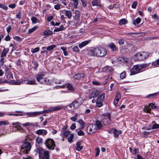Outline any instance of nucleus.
<instances>
[{
  "mask_svg": "<svg viewBox=\"0 0 159 159\" xmlns=\"http://www.w3.org/2000/svg\"><path fill=\"white\" fill-rule=\"evenodd\" d=\"M107 52L106 49L100 47L95 48L93 50H90L89 52V54L91 56L102 57L106 55Z\"/></svg>",
  "mask_w": 159,
  "mask_h": 159,
  "instance_id": "f257e3e1",
  "label": "nucleus"
},
{
  "mask_svg": "<svg viewBox=\"0 0 159 159\" xmlns=\"http://www.w3.org/2000/svg\"><path fill=\"white\" fill-rule=\"evenodd\" d=\"M39 153L40 159H49V152L48 151H44L41 148H36L34 151Z\"/></svg>",
  "mask_w": 159,
  "mask_h": 159,
  "instance_id": "f03ea898",
  "label": "nucleus"
},
{
  "mask_svg": "<svg viewBox=\"0 0 159 159\" xmlns=\"http://www.w3.org/2000/svg\"><path fill=\"white\" fill-rule=\"evenodd\" d=\"M150 55L149 52H142L137 53L134 57L136 60L141 61L147 59Z\"/></svg>",
  "mask_w": 159,
  "mask_h": 159,
  "instance_id": "7ed1b4c3",
  "label": "nucleus"
},
{
  "mask_svg": "<svg viewBox=\"0 0 159 159\" xmlns=\"http://www.w3.org/2000/svg\"><path fill=\"white\" fill-rule=\"evenodd\" d=\"M31 147L30 143L28 142H25L24 143L20 150V153L21 154L23 153H28V151H30Z\"/></svg>",
  "mask_w": 159,
  "mask_h": 159,
  "instance_id": "20e7f679",
  "label": "nucleus"
},
{
  "mask_svg": "<svg viewBox=\"0 0 159 159\" xmlns=\"http://www.w3.org/2000/svg\"><path fill=\"white\" fill-rule=\"evenodd\" d=\"M44 143L46 147L49 149L53 150L55 146V142L52 139H48L46 140Z\"/></svg>",
  "mask_w": 159,
  "mask_h": 159,
  "instance_id": "39448f33",
  "label": "nucleus"
},
{
  "mask_svg": "<svg viewBox=\"0 0 159 159\" xmlns=\"http://www.w3.org/2000/svg\"><path fill=\"white\" fill-rule=\"evenodd\" d=\"M140 67H141L140 66L139 64L133 66V67L130 69V75H134L141 72V69Z\"/></svg>",
  "mask_w": 159,
  "mask_h": 159,
  "instance_id": "423d86ee",
  "label": "nucleus"
},
{
  "mask_svg": "<svg viewBox=\"0 0 159 159\" xmlns=\"http://www.w3.org/2000/svg\"><path fill=\"white\" fill-rule=\"evenodd\" d=\"M105 94L103 93L99 95L97 98L96 103L97 106L98 107H100L102 106V102L104 99Z\"/></svg>",
  "mask_w": 159,
  "mask_h": 159,
  "instance_id": "0eeeda50",
  "label": "nucleus"
},
{
  "mask_svg": "<svg viewBox=\"0 0 159 159\" xmlns=\"http://www.w3.org/2000/svg\"><path fill=\"white\" fill-rule=\"evenodd\" d=\"M63 108L62 105H59L55 107H51L48 109L44 110L45 113L52 112L53 111H57L62 109Z\"/></svg>",
  "mask_w": 159,
  "mask_h": 159,
  "instance_id": "6e6552de",
  "label": "nucleus"
},
{
  "mask_svg": "<svg viewBox=\"0 0 159 159\" xmlns=\"http://www.w3.org/2000/svg\"><path fill=\"white\" fill-rule=\"evenodd\" d=\"M87 131L88 134H92L96 132V125L95 124H92L89 125L87 127Z\"/></svg>",
  "mask_w": 159,
  "mask_h": 159,
  "instance_id": "1a4fd4ad",
  "label": "nucleus"
},
{
  "mask_svg": "<svg viewBox=\"0 0 159 159\" xmlns=\"http://www.w3.org/2000/svg\"><path fill=\"white\" fill-rule=\"evenodd\" d=\"M44 113H45V112H44V110L43 111L39 112L37 111L31 112H28L26 114L29 117H32L36 116L39 115L40 114H42Z\"/></svg>",
  "mask_w": 159,
  "mask_h": 159,
  "instance_id": "9d476101",
  "label": "nucleus"
},
{
  "mask_svg": "<svg viewBox=\"0 0 159 159\" xmlns=\"http://www.w3.org/2000/svg\"><path fill=\"white\" fill-rule=\"evenodd\" d=\"M100 93V92L98 90H94L90 93L89 96V99H91L92 98L97 97Z\"/></svg>",
  "mask_w": 159,
  "mask_h": 159,
  "instance_id": "9b49d317",
  "label": "nucleus"
},
{
  "mask_svg": "<svg viewBox=\"0 0 159 159\" xmlns=\"http://www.w3.org/2000/svg\"><path fill=\"white\" fill-rule=\"evenodd\" d=\"M41 84H45L47 85L51 84V81L48 78H43L40 80V81L38 82Z\"/></svg>",
  "mask_w": 159,
  "mask_h": 159,
  "instance_id": "f8f14e48",
  "label": "nucleus"
},
{
  "mask_svg": "<svg viewBox=\"0 0 159 159\" xmlns=\"http://www.w3.org/2000/svg\"><path fill=\"white\" fill-rule=\"evenodd\" d=\"M84 75L83 73L77 74L74 75L73 78L75 80H79L82 78H84Z\"/></svg>",
  "mask_w": 159,
  "mask_h": 159,
  "instance_id": "ddd939ff",
  "label": "nucleus"
},
{
  "mask_svg": "<svg viewBox=\"0 0 159 159\" xmlns=\"http://www.w3.org/2000/svg\"><path fill=\"white\" fill-rule=\"evenodd\" d=\"M91 40L84 41L79 44V47L80 48H82L90 43Z\"/></svg>",
  "mask_w": 159,
  "mask_h": 159,
  "instance_id": "4468645a",
  "label": "nucleus"
},
{
  "mask_svg": "<svg viewBox=\"0 0 159 159\" xmlns=\"http://www.w3.org/2000/svg\"><path fill=\"white\" fill-rule=\"evenodd\" d=\"M80 103L77 100L74 101L69 106L70 108H72V107L75 108H77L78 107Z\"/></svg>",
  "mask_w": 159,
  "mask_h": 159,
  "instance_id": "2eb2a0df",
  "label": "nucleus"
},
{
  "mask_svg": "<svg viewBox=\"0 0 159 159\" xmlns=\"http://www.w3.org/2000/svg\"><path fill=\"white\" fill-rule=\"evenodd\" d=\"M6 72L5 74L7 78V79H13L12 74L9 70L8 68H7L5 69Z\"/></svg>",
  "mask_w": 159,
  "mask_h": 159,
  "instance_id": "dca6fc26",
  "label": "nucleus"
},
{
  "mask_svg": "<svg viewBox=\"0 0 159 159\" xmlns=\"http://www.w3.org/2000/svg\"><path fill=\"white\" fill-rule=\"evenodd\" d=\"M24 81L25 83L26 84L30 85L37 84L36 81L35 79H33L32 80L27 79L24 80Z\"/></svg>",
  "mask_w": 159,
  "mask_h": 159,
  "instance_id": "f3484780",
  "label": "nucleus"
},
{
  "mask_svg": "<svg viewBox=\"0 0 159 159\" xmlns=\"http://www.w3.org/2000/svg\"><path fill=\"white\" fill-rule=\"evenodd\" d=\"M36 133L38 135H46L47 132L46 130L45 129H39L36 132Z\"/></svg>",
  "mask_w": 159,
  "mask_h": 159,
  "instance_id": "a211bd4d",
  "label": "nucleus"
},
{
  "mask_svg": "<svg viewBox=\"0 0 159 159\" xmlns=\"http://www.w3.org/2000/svg\"><path fill=\"white\" fill-rule=\"evenodd\" d=\"M70 132L67 131L62 130L61 131L60 135L61 136H63L65 138L68 137L70 134Z\"/></svg>",
  "mask_w": 159,
  "mask_h": 159,
  "instance_id": "6ab92c4d",
  "label": "nucleus"
},
{
  "mask_svg": "<svg viewBox=\"0 0 159 159\" xmlns=\"http://www.w3.org/2000/svg\"><path fill=\"white\" fill-rule=\"evenodd\" d=\"M108 45L109 47L110 48L112 51H115L118 50L117 48L116 47L114 43H109Z\"/></svg>",
  "mask_w": 159,
  "mask_h": 159,
  "instance_id": "aec40b11",
  "label": "nucleus"
},
{
  "mask_svg": "<svg viewBox=\"0 0 159 159\" xmlns=\"http://www.w3.org/2000/svg\"><path fill=\"white\" fill-rule=\"evenodd\" d=\"M44 76V74L40 73L37 74L35 76L36 79L38 82L40 81V80L42 79Z\"/></svg>",
  "mask_w": 159,
  "mask_h": 159,
  "instance_id": "412c9836",
  "label": "nucleus"
},
{
  "mask_svg": "<svg viewBox=\"0 0 159 159\" xmlns=\"http://www.w3.org/2000/svg\"><path fill=\"white\" fill-rule=\"evenodd\" d=\"M95 125L97 126L96 127L97 130L101 129L102 127L101 122L99 120H97L96 121L95 124Z\"/></svg>",
  "mask_w": 159,
  "mask_h": 159,
  "instance_id": "4be33fe9",
  "label": "nucleus"
},
{
  "mask_svg": "<svg viewBox=\"0 0 159 159\" xmlns=\"http://www.w3.org/2000/svg\"><path fill=\"white\" fill-rule=\"evenodd\" d=\"M43 34L45 37H48L50 35H52L53 34V32L50 30H48L44 31L43 32Z\"/></svg>",
  "mask_w": 159,
  "mask_h": 159,
  "instance_id": "5701e85b",
  "label": "nucleus"
},
{
  "mask_svg": "<svg viewBox=\"0 0 159 159\" xmlns=\"http://www.w3.org/2000/svg\"><path fill=\"white\" fill-rule=\"evenodd\" d=\"M81 141H78L76 143V149L78 151H81L83 148V147L82 146H80L81 144Z\"/></svg>",
  "mask_w": 159,
  "mask_h": 159,
  "instance_id": "b1692460",
  "label": "nucleus"
},
{
  "mask_svg": "<svg viewBox=\"0 0 159 159\" xmlns=\"http://www.w3.org/2000/svg\"><path fill=\"white\" fill-rule=\"evenodd\" d=\"M9 50V49L8 48H7L6 49L4 48L2 52L1 57H5L6 56L7 53L8 52Z\"/></svg>",
  "mask_w": 159,
  "mask_h": 159,
  "instance_id": "393cba45",
  "label": "nucleus"
},
{
  "mask_svg": "<svg viewBox=\"0 0 159 159\" xmlns=\"http://www.w3.org/2000/svg\"><path fill=\"white\" fill-rule=\"evenodd\" d=\"M141 20V18L139 17H138L136 20L133 21L132 23L133 25H134L136 26H137V25H138L140 23Z\"/></svg>",
  "mask_w": 159,
  "mask_h": 159,
  "instance_id": "a878e982",
  "label": "nucleus"
},
{
  "mask_svg": "<svg viewBox=\"0 0 159 159\" xmlns=\"http://www.w3.org/2000/svg\"><path fill=\"white\" fill-rule=\"evenodd\" d=\"M121 131H118L117 129H115L113 130V134L115 137H117L119 135L121 134Z\"/></svg>",
  "mask_w": 159,
  "mask_h": 159,
  "instance_id": "bb28decb",
  "label": "nucleus"
},
{
  "mask_svg": "<svg viewBox=\"0 0 159 159\" xmlns=\"http://www.w3.org/2000/svg\"><path fill=\"white\" fill-rule=\"evenodd\" d=\"M92 4L93 6H101L100 2L98 0H94L92 2Z\"/></svg>",
  "mask_w": 159,
  "mask_h": 159,
  "instance_id": "cd10ccee",
  "label": "nucleus"
},
{
  "mask_svg": "<svg viewBox=\"0 0 159 159\" xmlns=\"http://www.w3.org/2000/svg\"><path fill=\"white\" fill-rule=\"evenodd\" d=\"M65 15L69 19H70L72 15V12L70 10H66Z\"/></svg>",
  "mask_w": 159,
  "mask_h": 159,
  "instance_id": "c85d7f7f",
  "label": "nucleus"
},
{
  "mask_svg": "<svg viewBox=\"0 0 159 159\" xmlns=\"http://www.w3.org/2000/svg\"><path fill=\"white\" fill-rule=\"evenodd\" d=\"M64 27L63 25H61L60 26L59 28H55V29L54 30V32H58L60 31H62L64 29Z\"/></svg>",
  "mask_w": 159,
  "mask_h": 159,
  "instance_id": "c756f323",
  "label": "nucleus"
},
{
  "mask_svg": "<svg viewBox=\"0 0 159 159\" xmlns=\"http://www.w3.org/2000/svg\"><path fill=\"white\" fill-rule=\"evenodd\" d=\"M150 106V103L147 106H145V107L144 111L147 113H150V111H151Z\"/></svg>",
  "mask_w": 159,
  "mask_h": 159,
  "instance_id": "7c9ffc66",
  "label": "nucleus"
},
{
  "mask_svg": "<svg viewBox=\"0 0 159 159\" xmlns=\"http://www.w3.org/2000/svg\"><path fill=\"white\" fill-rule=\"evenodd\" d=\"M32 63L34 66L33 67L34 69L36 70L38 66V64L37 62L36 61L33 60L32 61Z\"/></svg>",
  "mask_w": 159,
  "mask_h": 159,
  "instance_id": "2f4dec72",
  "label": "nucleus"
},
{
  "mask_svg": "<svg viewBox=\"0 0 159 159\" xmlns=\"http://www.w3.org/2000/svg\"><path fill=\"white\" fill-rule=\"evenodd\" d=\"M56 46L55 45H52L47 47V49L48 51H50L56 48Z\"/></svg>",
  "mask_w": 159,
  "mask_h": 159,
  "instance_id": "473e14b6",
  "label": "nucleus"
},
{
  "mask_svg": "<svg viewBox=\"0 0 159 159\" xmlns=\"http://www.w3.org/2000/svg\"><path fill=\"white\" fill-rule=\"evenodd\" d=\"M157 95H158V93H154L149 94L147 96V97L149 98H154Z\"/></svg>",
  "mask_w": 159,
  "mask_h": 159,
  "instance_id": "72a5a7b5",
  "label": "nucleus"
},
{
  "mask_svg": "<svg viewBox=\"0 0 159 159\" xmlns=\"http://www.w3.org/2000/svg\"><path fill=\"white\" fill-rule=\"evenodd\" d=\"M66 88L69 90L73 91L74 90V88L73 85L68 84L67 85Z\"/></svg>",
  "mask_w": 159,
  "mask_h": 159,
  "instance_id": "f704fd0d",
  "label": "nucleus"
},
{
  "mask_svg": "<svg viewBox=\"0 0 159 159\" xmlns=\"http://www.w3.org/2000/svg\"><path fill=\"white\" fill-rule=\"evenodd\" d=\"M74 135L73 134H70V136L69 137L68 139L67 140L70 143H71L73 142V139L74 138Z\"/></svg>",
  "mask_w": 159,
  "mask_h": 159,
  "instance_id": "c9c22d12",
  "label": "nucleus"
},
{
  "mask_svg": "<svg viewBox=\"0 0 159 159\" xmlns=\"http://www.w3.org/2000/svg\"><path fill=\"white\" fill-rule=\"evenodd\" d=\"M38 27L37 26H35L32 28L30 29L28 31V33L30 34L33 32Z\"/></svg>",
  "mask_w": 159,
  "mask_h": 159,
  "instance_id": "e433bc0d",
  "label": "nucleus"
},
{
  "mask_svg": "<svg viewBox=\"0 0 159 159\" xmlns=\"http://www.w3.org/2000/svg\"><path fill=\"white\" fill-rule=\"evenodd\" d=\"M74 2L75 8L76 9L77 8V6L79 4L78 0H70Z\"/></svg>",
  "mask_w": 159,
  "mask_h": 159,
  "instance_id": "4c0bfd02",
  "label": "nucleus"
},
{
  "mask_svg": "<svg viewBox=\"0 0 159 159\" xmlns=\"http://www.w3.org/2000/svg\"><path fill=\"white\" fill-rule=\"evenodd\" d=\"M31 20L33 23H36L39 22V20L37 18L34 16H33L32 17Z\"/></svg>",
  "mask_w": 159,
  "mask_h": 159,
  "instance_id": "58836bf2",
  "label": "nucleus"
},
{
  "mask_svg": "<svg viewBox=\"0 0 159 159\" xmlns=\"http://www.w3.org/2000/svg\"><path fill=\"white\" fill-rule=\"evenodd\" d=\"M127 23V20L124 19H122L120 20L119 22V24L120 25L125 24Z\"/></svg>",
  "mask_w": 159,
  "mask_h": 159,
  "instance_id": "ea45409f",
  "label": "nucleus"
},
{
  "mask_svg": "<svg viewBox=\"0 0 159 159\" xmlns=\"http://www.w3.org/2000/svg\"><path fill=\"white\" fill-rule=\"evenodd\" d=\"M61 49L63 52L65 56H67L68 55V52L66 50V48L64 47H61Z\"/></svg>",
  "mask_w": 159,
  "mask_h": 159,
  "instance_id": "a19ab883",
  "label": "nucleus"
},
{
  "mask_svg": "<svg viewBox=\"0 0 159 159\" xmlns=\"http://www.w3.org/2000/svg\"><path fill=\"white\" fill-rule=\"evenodd\" d=\"M103 116H106L108 119L109 121H111V114L110 113H105L103 114Z\"/></svg>",
  "mask_w": 159,
  "mask_h": 159,
  "instance_id": "79ce46f5",
  "label": "nucleus"
},
{
  "mask_svg": "<svg viewBox=\"0 0 159 159\" xmlns=\"http://www.w3.org/2000/svg\"><path fill=\"white\" fill-rule=\"evenodd\" d=\"M80 16V13L79 11H77L75 12V19L77 20L79 19Z\"/></svg>",
  "mask_w": 159,
  "mask_h": 159,
  "instance_id": "37998d69",
  "label": "nucleus"
},
{
  "mask_svg": "<svg viewBox=\"0 0 159 159\" xmlns=\"http://www.w3.org/2000/svg\"><path fill=\"white\" fill-rule=\"evenodd\" d=\"M36 141L38 143L40 144L42 143L43 139L39 137H38L36 139Z\"/></svg>",
  "mask_w": 159,
  "mask_h": 159,
  "instance_id": "c03bdc74",
  "label": "nucleus"
},
{
  "mask_svg": "<svg viewBox=\"0 0 159 159\" xmlns=\"http://www.w3.org/2000/svg\"><path fill=\"white\" fill-rule=\"evenodd\" d=\"M72 50L74 52H78L79 51V48L77 46H75L72 48Z\"/></svg>",
  "mask_w": 159,
  "mask_h": 159,
  "instance_id": "a18cd8bd",
  "label": "nucleus"
},
{
  "mask_svg": "<svg viewBox=\"0 0 159 159\" xmlns=\"http://www.w3.org/2000/svg\"><path fill=\"white\" fill-rule=\"evenodd\" d=\"M121 98V95L120 93L119 92H118L116 93V97L115 99L119 100V99Z\"/></svg>",
  "mask_w": 159,
  "mask_h": 159,
  "instance_id": "49530a36",
  "label": "nucleus"
},
{
  "mask_svg": "<svg viewBox=\"0 0 159 159\" xmlns=\"http://www.w3.org/2000/svg\"><path fill=\"white\" fill-rule=\"evenodd\" d=\"M126 72L125 71H124L121 73L120 75V78L121 79H123L125 76Z\"/></svg>",
  "mask_w": 159,
  "mask_h": 159,
  "instance_id": "de8ad7c7",
  "label": "nucleus"
},
{
  "mask_svg": "<svg viewBox=\"0 0 159 159\" xmlns=\"http://www.w3.org/2000/svg\"><path fill=\"white\" fill-rule=\"evenodd\" d=\"M39 47H37L34 49H32L31 52L33 53H34L39 51Z\"/></svg>",
  "mask_w": 159,
  "mask_h": 159,
  "instance_id": "09e8293b",
  "label": "nucleus"
},
{
  "mask_svg": "<svg viewBox=\"0 0 159 159\" xmlns=\"http://www.w3.org/2000/svg\"><path fill=\"white\" fill-rule=\"evenodd\" d=\"M111 68V67L107 66L103 67L102 69V71L105 72L107 71L108 70H110Z\"/></svg>",
  "mask_w": 159,
  "mask_h": 159,
  "instance_id": "8fccbe9b",
  "label": "nucleus"
},
{
  "mask_svg": "<svg viewBox=\"0 0 159 159\" xmlns=\"http://www.w3.org/2000/svg\"><path fill=\"white\" fill-rule=\"evenodd\" d=\"M0 7L6 10H7L8 8L7 7L2 3L0 4Z\"/></svg>",
  "mask_w": 159,
  "mask_h": 159,
  "instance_id": "3c124183",
  "label": "nucleus"
},
{
  "mask_svg": "<svg viewBox=\"0 0 159 159\" xmlns=\"http://www.w3.org/2000/svg\"><path fill=\"white\" fill-rule=\"evenodd\" d=\"M78 114H76L74 116L70 118V119L73 121H75L77 118Z\"/></svg>",
  "mask_w": 159,
  "mask_h": 159,
  "instance_id": "603ef678",
  "label": "nucleus"
},
{
  "mask_svg": "<svg viewBox=\"0 0 159 159\" xmlns=\"http://www.w3.org/2000/svg\"><path fill=\"white\" fill-rule=\"evenodd\" d=\"M137 4V2L136 1H134L132 3L131 7L132 8L135 9L136 8Z\"/></svg>",
  "mask_w": 159,
  "mask_h": 159,
  "instance_id": "864d4df0",
  "label": "nucleus"
},
{
  "mask_svg": "<svg viewBox=\"0 0 159 159\" xmlns=\"http://www.w3.org/2000/svg\"><path fill=\"white\" fill-rule=\"evenodd\" d=\"M78 122L80 124L81 126L82 127H84V122L82 120H80L78 121Z\"/></svg>",
  "mask_w": 159,
  "mask_h": 159,
  "instance_id": "5fc2aeb1",
  "label": "nucleus"
},
{
  "mask_svg": "<svg viewBox=\"0 0 159 159\" xmlns=\"http://www.w3.org/2000/svg\"><path fill=\"white\" fill-rule=\"evenodd\" d=\"M22 125L24 126H27L28 125H31V126H34V125H33V123H30V122H27L25 124H23Z\"/></svg>",
  "mask_w": 159,
  "mask_h": 159,
  "instance_id": "6e6d98bb",
  "label": "nucleus"
},
{
  "mask_svg": "<svg viewBox=\"0 0 159 159\" xmlns=\"http://www.w3.org/2000/svg\"><path fill=\"white\" fill-rule=\"evenodd\" d=\"M77 134L79 136H83L84 135V133L82 131L80 130L77 132Z\"/></svg>",
  "mask_w": 159,
  "mask_h": 159,
  "instance_id": "4d7b16f0",
  "label": "nucleus"
},
{
  "mask_svg": "<svg viewBox=\"0 0 159 159\" xmlns=\"http://www.w3.org/2000/svg\"><path fill=\"white\" fill-rule=\"evenodd\" d=\"M95 150L96 151L95 156L97 157L98 156L100 152V149L98 148H96Z\"/></svg>",
  "mask_w": 159,
  "mask_h": 159,
  "instance_id": "13d9d810",
  "label": "nucleus"
},
{
  "mask_svg": "<svg viewBox=\"0 0 159 159\" xmlns=\"http://www.w3.org/2000/svg\"><path fill=\"white\" fill-rule=\"evenodd\" d=\"M159 128V124H155V125H154L152 126V129H156L157 128Z\"/></svg>",
  "mask_w": 159,
  "mask_h": 159,
  "instance_id": "bf43d9fd",
  "label": "nucleus"
},
{
  "mask_svg": "<svg viewBox=\"0 0 159 159\" xmlns=\"http://www.w3.org/2000/svg\"><path fill=\"white\" fill-rule=\"evenodd\" d=\"M81 1L82 2V6L84 7H85L87 5V2H86L84 0H81Z\"/></svg>",
  "mask_w": 159,
  "mask_h": 159,
  "instance_id": "052dcab7",
  "label": "nucleus"
},
{
  "mask_svg": "<svg viewBox=\"0 0 159 159\" xmlns=\"http://www.w3.org/2000/svg\"><path fill=\"white\" fill-rule=\"evenodd\" d=\"M54 7L55 9L58 10L61 8L60 5L59 4H57L54 6Z\"/></svg>",
  "mask_w": 159,
  "mask_h": 159,
  "instance_id": "680f3d73",
  "label": "nucleus"
},
{
  "mask_svg": "<svg viewBox=\"0 0 159 159\" xmlns=\"http://www.w3.org/2000/svg\"><path fill=\"white\" fill-rule=\"evenodd\" d=\"M139 65H140V66L141 67L140 68L141 70L143 68L146 67L147 65L146 64H139Z\"/></svg>",
  "mask_w": 159,
  "mask_h": 159,
  "instance_id": "e2e57ef3",
  "label": "nucleus"
},
{
  "mask_svg": "<svg viewBox=\"0 0 159 159\" xmlns=\"http://www.w3.org/2000/svg\"><path fill=\"white\" fill-rule=\"evenodd\" d=\"M118 43L120 45H123L124 44V40L123 39H120L118 41Z\"/></svg>",
  "mask_w": 159,
  "mask_h": 159,
  "instance_id": "0e129e2a",
  "label": "nucleus"
},
{
  "mask_svg": "<svg viewBox=\"0 0 159 159\" xmlns=\"http://www.w3.org/2000/svg\"><path fill=\"white\" fill-rule=\"evenodd\" d=\"M76 128L75 123H73L72 124L70 127V129L71 130H74Z\"/></svg>",
  "mask_w": 159,
  "mask_h": 159,
  "instance_id": "69168bd1",
  "label": "nucleus"
},
{
  "mask_svg": "<svg viewBox=\"0 0 159 159\" xmlns=\"http://www.w3.org/2000/svg\"><path fill=\"white\" fill-rule=\"evenodd\" d=\"M11 38L10 36L9 35H7L5 38V40L6 41H9L10 40Z\"/></svg>",
  "mask_w": 159,
  "mask_h": 159,
  "instance_id": "338daca9",
  "label": "nucleus"
},
{
  "mask_svg": "<svg viewBox=\"0 0 159 159\" xmlns=\"http://www.w3.org/2000/svg\"><path fill=\"white\" fill-rule=\"evenodd\" d=\"M11 27L10 25H9L7 28V31L8 33H9L11 29Z\"/></svg>",
  "mask_w": 159,
  "mask_h": 159,
  "instance_id": "774afa93",
  "label": "nucleus"
}]
</instances>
